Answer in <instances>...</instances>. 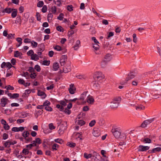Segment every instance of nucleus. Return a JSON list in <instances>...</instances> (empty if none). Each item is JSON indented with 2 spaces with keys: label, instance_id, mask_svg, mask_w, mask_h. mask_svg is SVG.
Masks as SVG:
<instances>
[{
  "label": "nucleus",
  "instance_id": "7",
  "mask_svg": "<svg viewBox=\"0 0 161 161\" xmlns=\"http://www.w3.org/2000/svg\"><path fill=\"white\" fill-rule=\"evenodd\" d=\"M60 105L58 104L56 105V107L59 108L60 110L62 111L64 109V107L66 105V103L64 101H61L60 102Z\"/></svg>",
  "mask_w": 161,
  "mask_h": 161
},
{
  "label": "nucleus",
  "instance_id": "1",
  "mask_svg": "<svg viewBox=\"0 0 161 161\" xmlns=\"http://www.w3.org/2000/svg\"><path fill=\"white\" fill-rule=\"evenodd\" d=\"M120 101L121 98L119 97L114 98L110 103V107L112 108H117Z\"/></svg>",
  "mask_w": 161,
  "mask_h": 161
},
{
  "label": "nucleus",
  "instance_id": "33",
  "mask_svg": "<svg viewBox=\"0 0 161 161\" xmlns=\"http://www.w3.org/2000/svg\"><path fill=\"white\" fill-rule=\"evenodd\" d=\"M84 157L86 159H88L92 157L91 154H88L86 153H84Z\"/></svg>",
  "mask_w": 161,
  "mask_h": 161
},
{
  "label": "nucleus",
  "instance_id": "59",
  "mask_svg": "<svg viewBox=\"0 0 161 161\" xmlns=\"http://www.w3.org/2000/svg\"><path fill=\"white\" fill-rule=\"evenodd\" d=\"M86 97V94H85V93H82L81 95V97L79 99L83 101L84 99Z\"/></svg>",
  "mask_w": 161,
  "mask_h": 161
},
{
  "label": "nucleus",
  "instance_id": "53",
  "mask_svg": "<svg viewBox=\"0 0 161 161\" xmlns=\"http://www.w3.org/2000/svg\"><path fill=\"white\" fill-rule=\"evenodd\" d=\"M133 39V42L136 43L137 41V38L136 37V34L135 33L133 34L132 36Z\"/></svg>",
  "mask_w": 161,
  "mask_h": 161
},
{
  "label": "nucleus",
  "instance_id": "52",
  "mask_svg": "<svg viewBox=\"0 0 161 161\" xmlns=\"http://www.w3.org/2000/svg\"><path fill=\"white\" fill-rule=\"evenodd\" d=\"M96 123V121L94 120L91 121L89 124V125L90 127H92L94 126Z\"/></svg>",
  "mask_w": 161,
  "mask_h": 161
},
{
  "label": "nucleus",
  "instance_id": "55",
  "mask_svg": "<svg viewBox=\"0 0 161 161\" xmlns=\"http://www.w3.org/2000/svg\"><path fill=\"white\" fill-rule=\"evenodd\" d=\"M53 17V15L52 13H49L47 15V19L48 20L50 19H51Z\"/></svg>",
  "mask_w": 161,
  "mask_h": 161
},
{
  "label": "nucleus",
  "instance_id": "35",
  "mask_svg": "<svg viewBox=\"0 0 161 161\" xmlns=\"http://www.w3.org/2000/svg\"><path fill=\"white\" fill-rule=\"evenodd\" d=\"M67 145L71 147H73L75 146L76 144L75 143L73 142H68L67 143Z\"/></svg>",
  "mask_w": 161,
  "mask_h": 161
},
{
  "label": "nucleus",
  "instance_id": "54",
  "mask_svg": "<svg viewBox=\"0 0 161 161\" xmlns=\"http://www.w3.org/2000/svg\"><path fill=\"white\" fill-rule=\"evenodd\" d=\"M93 87L95 89H97L99 87V85L97 83H95L93 85Z\"/></svg>",
  "mask_w": 161,
  "mask_h": 161
},
{
  "label": "nucleus",
  "instance_id": "25",
  "mask_svg": "<svg viewBox=\"0 0 161 161\" xmlns=\"http://www.w3.org/2000/svg\"><path fill=\"white\" fill-rule=\"evenodd\" d=\"M44 50V46L43 44H41L38 46V50L39 51L43 52Z\"/></svg>",
  "mask_w": 161,
  "mask_h": 161
},
{
  "label": "nucleus",
  "instance_id": "15",
  "mask_svg": "<svg viewBox=\"0 0 161 161\" xmlns=\"http://www.w3.org/2000/svg\"><path fill=\"white\" fill-rule=\"evenodd\" d=\"M93 135L95 137H98L100 135V130L98 129L94 130L92 132Z\"/></svg>",
  "mask_w": 161,
  "mask_h": 161
},
{
  "label": "nucleus",
  "instance_id": "62",
  "mask_svg": "<svg viewBox=\"0 0 161 161\" xmlns=\"http://www.w3.org/2000/svg\"><path fill=\"white\" fill-rule=\"evenodd\" d=\"M37 19L39 21H40L41 20V18L39 13L38 12H37L36 15Z\"/></svg>",
  "mask_w": 161,
  "mask_h": 161
},
{
  "label": "nucleus",
  "instance_id": "2",
  "mask_svg": "<svg viewBox=\"0 0 161 161\" xmlns=\"http://www.w3.org/2000/svg\"><path fill=\"white\" fill-rule=\"evenodd\" d=\"M111 59V57L109 54H107L105 55L104 58L101 62V65L103 67H105L107 63Z\"/></svg>",
  "mask_w": 161,
  "mask_h": 161
},
{
  "label": "nucleus",
  "instance_id": "46",
  "mask_svg": "<svg viewBox=\"0 0 161 161\" xmlns=\"http://www.w3.org/2000/svg\"><path fill=\"white\" fill-rule=\"evenodd\" d=\"M54 141L56 142L59 143L60 144H62L63 142V140L59 138L55 139L54 140Z\"/></svg>",
  "mask_w": 161,
  "mask_h": 161
},
{
  "label": "nucleus",
  "instance_id": "48",
  "mask_svg": "<svg viewBox=\"0 0 161 161\" xmlns=\"http://www.w3.org/2000/svg\"><path fill=\"white\" fill-rule=\"evenodd\" d=\"M76 77L77 78L81 80L85 79V76L82 75H77Z\"/></svg>",
  "mask_w": 161,
  "mask_h": 161
},
{
  "label": "nucleus",
  "instance_id": "9",
  "mask_svg": "<svg viewBox=\"0 0 161 161\" xmlns=\"http://www.w3.org/2000/svg\"><path fill=\"white\" fill-rule=\"evenodd\" d=\"M76 90V88L74 86L73 84H71L69 86V92L70 94H74Z\"/></svg>",
  "mask_w": 161,
  "mask_h": 161
},
{
  "label": "nucleus",
  "instance_id": "21",
  "mask_svg": "<svg viewBox=\"0 0 161 161\" xmlns=\"http://www.w3.org/2000/svg\"><path fill=\"white\" fill-rule=\"evenodd\" d=\"M70 70L71 67L69 65H68L63 69V71L65 73H68V72L70 71Z\"/></svg>",
  "mask_w": 161,
  "mask_h": 161
},
{
  "label": "nucleus",
  "instance_id": "38",
  "mask_svg": "<svg viewBox=\"0 0 161 161\" xmlns=\"http://www.w3.org/2000/svg\"><path fill=\"white\" fill-rule=\"evenodd\" d=\"M51 11L52 13L55 14L57 11L56 7L55 6H52L51 8Z\"/></svg>",
  "mask_w": 161,
  "mask_h": 161
},
{
  "label": "nucleus",
  "instance_id": "44",
  "mask_svg": "<svg viewBox=\"0 0 161 161\" xmlns=\"http://www.w3.org/2000/svg\"><path fill=\"white\" fill-rule=\"evenodd\" d=\"M44 4V3L42 1H40L38 2L37 4V7H41L43 6Z\"/></svg>",
  "mask_w": 161,
  "mask_h": 161
},
{
  "label": "nucleus",
  "instance_id": "56",
  "mask_svg": "<svg viewBox=\"0 0 161 161\" xmlns=\"http://www.w3.org/2000/svg\"><path fill=\"white\" fill-rule=\"evenodd\" d=\"M54 49L57 51H60L62 50L61 47L58 45L54 47Z\"/></svg>",
  "mask_w": 161,
  "mask_h": 161
},
{
  "label": "nucleus",
  "instance_id": "41",
  "mask_svg": "<svg viewBox=\"0 0 161 161\" xmlns=\"http://www.w3.org/2000/svg\"><path fill=\"white\" fill-rule=\"evenodd\" d=\"M50 64V61L47 60H44L42 62V64L44 65L48 66Z\"/></svg>",
  "mask_w": 161,
  "mask_h": 161
},
{
  "label": "nucleus",
  "instance_id": "5",
  "mask_svg": "<svg viewBox=\"0 0 161 161\" xmlns=\"http://www.w3.org/2000/svg\"><path fill=\"white\" fill-rule=\"evenodd\" d=\"M154 118H152L144 121L143 122L142 124L141 125V127L142 128H145L146 127L147 125H148L152 123L154 121Z\"/></svg>",
  "mask_w": 161,
  "mask_h": 161
},
{
  "label": "nucleus",
  "instance_id": "10",
  "mask_svg": "<svg viewBox=\"0 0 161 161\" xmlns=\"http://www.w3.org/2000/svg\"><path fill=\"white\" fill-rule=\"evenodd\" d=\"M103 74L101 72H97L95 73L93 77L95 79H99L100 80L103 78Z\"/></svg>",
  "mask_w": 161,
  "mask_h": 161
},
{
  "label": "nucleus",
  "instance_id": "42",
  "mask_svg": "<svg viewBox=\"0 0 161 161\" xmlns=\"http://www.w3.org/2000/svg\"><path fill=\"white\" fill-rule=\"evenodd\" d=\"M31 45L34 47H36L38 45L37 43L34 41H32L31 42Z\"/></svg>",
  "mask_w": 161,
  "mask_h": 161
},
{
  "label": "nucleus",
  "instance_id": "28",
  "mask_svg": "<svg viewBox=\"0 0 161 161\" xmlns=\"http://www.w3.org/2000/svg\"><path fill=\"white\" fill-rule=\"evenodd\" d=\"M21 55H22V53H20L18 51H15L14 52V57H21Z\"/></svg>",
  "mask_w": 161,
  "mask_h": 161
},
{
  "label": "nucleus",
  "instance_id": "37",
  "mask_svg": "<svg viewBox=\"0 0 161 161\" xmlns=\"http://www.w3.org/2000/svg\"><path fill=\"white\" fill-rule=\"evenodd\" d=\"M18 83L21 84L25 86H27V85L25 84V82L24 80L23 79H19L18 81Z\"/></svg>",
  "mask_w": 161,
  "mask_h": 161
},
{
  "label": "nucleus",
  "instance_id": "13",
  "mask_svg": "<svg viewBox=\"0 0 161 161\" xmlns=\"http://www.w3.org/2000/svg\"><path fill=\"white\" fill-rule=\"evenodd\" d=\"M67 60V56L66 55H62L60 59V64L62 66L64 65Z\"/></svg>",
  "mask_w": 161,
  "mask_h": 161
},
{
  "label": "nucleus",
  "instance_id": "20",
  "mask_svg": "<svg viewBox=\"0 0 161 161\" xmlns=\"http://www.w3.org/2000/svg\"><path fill=\"white\" fill-rule=\"evenodd\" d=\"M142 141L144 143H150L151 142V141L150 139L147 138V137H144V138H142Z\"/></svg>",
  "mask_w": 161,
  "mask_h": 161
},
{
  "label": "nucleus",
  "instance_id": "12",
  "mask_svg": "<svg viewBox=\"0 0 161 161\" xmlns=\"http://www.w3.org/2000/svg\"><path fill=\"white\" fill-rule=\"evenodd\" d=\"M8 101V99L4 97H2L1 100V105L3 107H5Z\"/></svg>",
  "mask_w": 161,
  "mask_h": 161
},
{
  "label": "nucleus",
  "instance_id": "45",
  "mask_svg": "<svg viewBox=\"0 0 161 161\" xmlns=\"http://www.w3.org/2000/svg\"><path fill=\"white\" fill-rule=\"evenodd\" d=\"M64 15L63 13H60L57 19L59 20H62L64 18Z\"/></svg>",
  "mask_w": 161,
  "mask_h": 161
},
{
  "label": "nucleus",
  "instance_id": "4",
  "mask_svg": "<svg viewBox=\"0 0 161 161\" xmlns=\"http://www.w3.org/2000/svg\"><path fill=\"white\" fill-rule=\"evenodd\" d=\"M67 123L66 121H64L62 125H60L59 129L58 130V133L59 134H63L64 131L67 129Z\"/></svg>",
  "mask_w": 161,
  "mask_h": 161
},
{
  "label": "nucleus",
  "instance_id": "61",
  "mask_svg": "<svg viewBox=\"0 0 161 161\" xmlns=\"http://www.w3.org/2000/svg\"><path fill=\"white\" fill-rule=\"evenodd\" d=\"M56 29L57 31L60 32L63 31V28L61 26H58L57 27Z\"/></svg>",
  "mask_w": 161,
  "mask_h": 161
},
{
  "label": "nucleus",
  "instance_id": "3",
  "mask_svg": "<svg viewBox=\"0 0 161 161\" xmlns=\"http://www.w3.org/2000/svg\"><path fill=\"white\" fill-rule=\"evenodd\" d=\"M111 132L117 138H119L121 135V130L119 128H114L112 129Z\"/></svg>",
  "mask_w": 161,
  "mask_h": 161
},
{
  "label": "nucleus",
  "instance_id": "58",
  "mask_svg": "<svg viewBox=\"0 0 161 161\" xmlns=\"http://www.w3.org/2000/svg\"><path fill=\"white\" fill-rule=\"evenodd\" d=\"M36 75L35 72H34L33 73H32L30 75V77L32 79H34L36 78Z\"/></svg>",
  "mask_w": 161,
  "mask_h": 161
},
{
  "label": "nucleus",
  "instance_id": "24",
  "mask_svg": "<svg viewBox=\"0 0 161 161\" xmlns=\"http://www.w3.org/2000/svg\"><path fill=\"white\" fill-rule=\"evenodd\" d=\"M37 95L39 96H42L43 98H45L46 96V94L43 92L38 90L37 92Z\"/></svg>",
  "mask_w": 161,
  "mask_h": 161
},
{
  "label": "nucleus",
  "instance_id": "31",
  "mask_svg": "<svg viewBox=\"0 0 161 161\" xmlns=\"http://www.w3.org/2000/svg\"><path fill=\"white\" fill-rule=\"evenodd\" d=\"M76 124L80 126H81L84 125V124H85V123L83 120H78L77 121H76Z\"/></svg>",
  "mask_w": 161,
  "mask_h": 161
},
{
  "label": "nucleus",
  "instance_id": "57",
  "mask_svg": "<svg viewBox=\"0 0 161 161\" xmlns=\"http://www.w3.org/2000/svg\"><path fill=\"white\" fill-rule=\"evenodd\" d=\"M49 127L50 129L52 130L55 129V127L53 125L52 123L49 124Z\"/></svg>",
  "mask_w": 161,
  "mask_h": 161
},
{
  "label": "nucleus",
  "instance_id": "19",
  "mask_svg": "<svg viewBox=\"0 0 161 161\" xmlns=\"http://www.w3.org/2000/svg\"><path fill=\"white\" fill-rule=\"evenodd\" d=\"M13 9L10 8H7L4 9L3 11V13H6L8 14H10L12 11Z\"/></svg>",
  "mask_w": 161,
  "mask_h": 161
},
{
  "label": "nucleus",
  "instance_id": "40",
  "mask_svg": "<svg viewBox=\"0 0 161 161\" xmlns=\"http://www.w3.org/2000/svg\"><path fill=\"white\" fill-rule=\"evenodd\" d=\"M34 69H36L37 72H39L41 70V68L39 65H36L34 67Z\"/></svg>",
  "mask_w": 161,
  "mask_h": 161
},
{
  "label": "nucleus",
  "instance_id": "16",
  "mask_svg": "<svg viewBox=\"0 0 161 161\" xmlns=\"http://www.w3.org/2000/svg\"><path fill=\"white\" fill-rule=\"evenodd\" d=\"M31 59L35 61H37L39 60V56L36 54H33L31 55Z\"/></svg>",
  "mask_w": 161,
  "mask_h": 161
},
{
  "label": "nucleus",
  "instance_id": "18",
  "mask_svg": "<svg viewBox=\"0 0 161 161\" xmlns=\"http://www.w3.org/2000/svg\"><path fill=\"white\" fill-rule=\"evenodd\" d=\"M12 12L11 17L13 18H15L17 15L18 12L17 9H13Z\"/></svg>",
  "mask_w": 161,
  "mask_h": 161
},
{
  "label": "nucleus",
  "instance_id": "32",
  "mask_svg": "<svg viewBox=\"0 0 161 161\" xmlns=\"http://www.w3.org/2000/svg\"><path fill=\"white\" fill-rule=\"evenodd\" d=\"M99 43H95L93 45V47L95 50H97L99 48Z\"/></svg>",
  "mask_w": 161,
  "mask_h": 161
},
{
  "label": "nucleus",
  "instance_id": "11",
  "mask_svg": "<svg viewBox=\"0 0 161 161\" xmlns=\"http://www.w3.org/2000/svg\"><path fill=\"white\" fill-rule=\"evenodd\" d=\"M149 149V147L147 146L140 145L138 148V151H145Z\"/></svg>",
  "mask_w": 161,
  "mask_h": 161
},
{
  "label": "nucleus",
  "instance_id": "64",
  "mask_svg": "<svg viewBox=\"0 0 161 161\" xmlns=\"http://www.w3.org/2000/svg\"><path fill=\"white\" fill-rule=\"evenodd\" d=\"M8 137V135L6 133H4L3 134V138L4 140L7 139Z\"/></svg>",
  "mask_w": 161,
  "mask_h": 161
},
{
  "label": "nucleus",
  "instance_id": "14",
  "mask_svg": "<svg viewBox=\"0 0 161 161\" xmlns=\"http://www.w3.org/2000/svg\"><path fill=\"white\" fill-rule=\"evenodd\" d=\"M87 101L88 103L90 104H93L94 100L93 97L89 95L87 97Z\"/></svg>",
  "mask_w": 161,
  "mask_h": 161
},
{
  "label": "nucleus",
  "instance_id": "22",
  "mask_svg": "<svg viewBox=\"0 0 161 161\" xmlns=\"http://www.w3.org/2000/svg\"><path fill=\"white\" fill-rule=\"evenodd\" d=\"M161 151V146L160 147L154 148L151 151V153H155L156 152H159Z\"/></svg>",
  "mask_w": 161,
  "mask_h": 161
},
{
  "label": "nucleus",
  "instance_id": "50",
  "mask_svg": "<svg viewBox=\"0 0 161 161\" xmlns=\"http://www.w3.org/2000/svg\"><path fill=\"white\" fill-rule=\"evenodd\" d=\"M45 109L47 111L51 112L52 111V108L50 106H46L45 107Z\"/></svg>",
  "mask_w": 161,
  "mask_h": 161
},
{
  "label": "nucleus",
  "instance_id": "8",
  "mask_svg": "<svg viewBox=\"0 0 161 161\" xmlns=\"http://www.w3.org/2000/svg\"><path fill=\"white\" fill-rule=\"evenodd\" d=\"M17 143V142L15 141L8 140L5 142L4 143V146L6 147H9L11 145H13Z\"/></svg>",
  "mask_w": 161,
  "mask_h": 161
},
{
  "label": "nucleus",
  "instance_id": "26",
  "mask_svg": "<svg viewBox=\"0 0 161 161\" xmlns=\"http://www.w3.org/2000/svg\"><path fill=\"white\" fill-rule=\"evenodd\" d=\"M80 41L78 40L76 41V44L74 46V49L75 50H77L80 46Z\"/></svg>",
  "mask_w": 161,
  "mask_h": 161
},
{
  "label": "nucleus",
  "instance_id": "29",
  "mask_svg": "<svg viewBox=\"0 0 161 161\" xmlns=\"http://www.w3.org/2000/svg\"><path fill=\"white\" fill-rule=\"evenodd\" d=\"M59 68V64L58 63H54L53 65V68L54 70L56 71Z\"/></svg>",
  "mask_w": 161,
  "mask_h": 161
},
{
  "label": "nucleus",
  "instance_id": "30",
  "mask_svg": "<svg viewBox=\"0 0 161 161\" xmlns=\"http://www.w3.org/2000/svg\"><path fill=\"white\" fill-rule=\"evenodd\" d=\"M59 145L56 143H54L52 146V151H54L58 150Z\"/></svg>",
  "mask_w": 161,
  "mask_h": 161
},
{
  "label": "nucleus",
  "instance_id": "36",
  "mask_svg": "<svg viewBox=\"0 0 161 161\" xmlns=\"http://www.w3.org/2000/svg\"><path fill=\"white\" fill-rule=\"evenodd\" d=\"M22 76L25 77L27 79H29L30 78L29 74L27 72L24 73L22 75Z\"/></svg>",
  "mask_w": 161,
  "mask_h": 161
},
{
  "label": "nucleus",
  "instance_id": "63",
  "mask_svg": "<svg viewBox=\"0 0 161 161\" xmlns=\"http://www.w3.org/2000/svg\"><path fill=\"white\" fill-rule=\"evenodd\" d=\"M3 126L4 129L5 130H8L10 129V127L7 124L5 125H3Z\"/></svg>",
  "mask_w": 161,
  "mask_h": 161
},
{
  "label": "nucleus",
  "instance_id": "34",
  "mask_svg": "<svg viewBox=\"0 0 161 161\" xmlns=\"http://www.w3.org/2000/svg\"><path fill=\"white\" fill-rule=\"evenodd\" d=\"M136 109L137 110H143L145 109V107L142 105H139L136 107Z\"/></svg>",
  "mask_w": 161,
  "mask_h": 161
},
{
  "label": "nucleus",
  "instance_id": "6",
  "mask_svg": "<svg viewBox=\"0 0 161 161\" xmlns=\"http://www.w3.org/2000/svg\"><path fill=\"white\" fill-rule=\"evenodd\" d=\"M101 158L99 154L96 153L94 152L92 158V160L93 161H100V159H101Z\"/></svg>",
  "mask_w": 161,
  "mask_h": 161
},
{
  "label": "nucleus",
  "instance_id": "60",
  "mask_svg": "<svg viewBox=\"0 0 161 161\" xmlns=\"http://www.w3.org/2000/svg\"><path fill=\"white\" fill-rule=\"evenodd\" d=\"M114 33L113 32H109L108 35L107 37V39H108L110 37L112 36H114Z\"/></svg>",
  "mask_w": 161,
  "mask_h": 161
},
{
  "label": "nucleus",
  "instance_id": "43",
  "mask_svg": "<svg viewBox=\"0 0 161 161\" xmlns=\"http://www.w3.org/2000/svg\"><path fill=\"white\" fill-rule=\"evenodd\" d=\"M14 34H9L8 35V38L9 39H12L14 38Z\"/></svg>",
  "mask_w": 161,
  "mask_h": 161
},
{
  "label": "nucleus",
  "instance_id": "17",
  "mask_svg": "<svg viewBox=\"0 0 161 161\" xmlns=\"http://www.w3.org/2000/svg\"><path fill=\"white\" fill-rule=\"evenodd\" d=\"M134 74V73L133 72L129 73L126 79V81H128L129 80L134 78L135 76Z\"/></svg>",
  "mask_w": 161,
  "mask_h": 161
},
{
  "label": "nucleus",
  "instance_id": "23",
  "mask_svg": "<svg viewBox=\"0 0 161 161\" xmlns=\"http://www.w3.org/2000/svg\"><path fill=\"white\" fill-rule=\"evenodd\" d=\"M30 135L29 132L27 131H24L22 133V135L24 137V139L29 136Z\"/></svg>",
  "mask_w": 161,
  "mask_h": 161
},
{
  "label": "nucleus",
  "instance_id": "39",
  "mask_svg": "<svg viewBox=\"0 0 161 161\" xmlns=\"http://www.w3.org/2000/svg\"><path fill=\"white\" fill-rule=\"evenodd\" d=\"M51 104L50 102L48 100H46L43 103V105L44 107L48 106L50 105Z\"/></svg>",
  "mask_w": 161,
  "mask_h": 161
},
{
  "label": "nucleus",
  "instance_id": "47",
  "mask_svg": "<svg viewBox=\"0 0 161 161\" xmlns=\"http://www.w3.org/2000/svg\"><path fill=\"white\" fill-rule=\"evenodd\" d=\"M47 6L46 5H44L43 6L42 8V12L43 13H45L47 12Z\"/></svg>",
  "mask_w": 161,
  "mask_h": 161
},
{
  "label": "nucleus",
  "instance_id": "27",
  "mask_svg": "<svg viewBox=\"0 0 161 161\" xmlns=\"http://www.w3.org/2000/svg\"><path fill=\"white\" fill-rule=\"evenodd\" d=\"M16 40L17 41V42H18L19 43V44L17 45L16 46L17 47H19L21 45L22 43V39L20 37H18L16 38Z\"/></svg>",
  "mask_w": 161,
  "mask_h": 161
},
{
  "label": "nucleus",
  "instance_id": "51",
  "mask_svg": "<svg viewBox=\"0 0 161 161\" xmlns=\"http://www.w3.org/2000/svg\"><path fill=\"white\" fill-rule=\"evenodd\" d=\"M22 153L25 155H28L29 153V151L28 149H24L22 151Z\"/></svg>",
  "mask_w": 161,
  "mask_h": 161
},
{
  "label": "nucleus",
  "instance_id": "49",
  "mask_svg": "<svg viewBox=\"0 0 161 161\" xmlns=\"http://www.w3.org/2000/svg\"><path fill=\"white\" fill-rule=\"evenodd\" d=\"M54 2L55 4H56L57 6H60L61 4V0H55L54 1Z\"/></svg>",
  "mask_w": 161,
  "mask_h": 161
}]
</instances>
